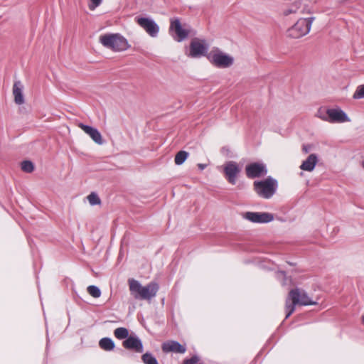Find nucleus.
I'll return each instance as SVG.
<instances>
[{"label":"nucleus","instance_id":"nucleus-1","mask_svg":"<svg viewBox=\"0 0 364 364\" xmlns=\"http://www.w3.org/2000/svg\"><path fill=\"white\" fill-rule=\"evenodd\" d=\"M128 283L129 291L136 299L150 301L156 296L159 289V284L154 282L142 286L139 281L129 279Z\"/></svg>","mask_w":364,"mask_h":364},{"label":"nucleus","instance_id":"nucleus-2","mask_svg":"<svg viewBox=\"0 0 364 364\" xmlns=\"http://www.w3.org/2000/svg\"><path fill=\"white\" fill-rule=\"evenodd\" d=\"M316 304H317V302L312 301L305 291L300 289H292L286 299V318L289 317L294 311L296 305L309 306Z\"/></svg>","mask_w":364,"mask_h":364},{"label":"nucleus","instance_id":"nucleus-3","mask_svg":"<svg viewBox=\"0 0 364 364\" xmlns=\"http://www.w3.org/2000/svg\"><path fill=\"white\" fill-rule=\"evenodd\" d=\"M99 42L106 48L114 52H122L129 48L127 40L119 33H106L101 35Z\"/></svg>","mask_w":364,"mask_h":364},{"label":"nucleus","instance_id":"nucleus-4","mask_svg":"<svg viewBox=\"0 0 364 364\" xmlns=\"http://www.w3.org/2000/svg\"><path fill=\"white\" fill-rule=\"evenodd\" d=\"M254 191L261 198L269 199L273 196L277 188V181L269 176L264 180L255 181Z\"/></svg>","mask_w":364,"mask_h":364},{"label":"nucleus","instance_id":"nucleus-5","mask_svg":"<svg viewBox=\"0 0 364 364\" xmlns=\"http://www.w3.org/2000/svg\"><path fill=\"white\" fill-rule=\"evenodd\" d=\"M207 58L213 65L220 68H230L234 63L232 56L220 50H212Z\"/></svg>","mask_w":364,"mask_h":364},{"label":"nucleus","instance_id":"nucleus-6","mask_svg":"<svg viewBox=\"0 0 364 364\" xmlns=\"http://www.w3.org/2000/svg\"><path fill=\"white\" fill-rule=\"evenodd\" d=\"M314 20V17L300 18L289 30V36L294 38H299L306 35L310 31Z\"/></svg>","mask_w":364,"mask_h":364},{"label":"nucleus","instance_id":"nucleus-7","mask_svg":"<svg viewBox=\"0 0 364 364\" xmlns=\"http://www.w3.org/2000/svg\"><path fill=\"white\" fill-rule=\"evenodd\" d=\"M169 32L174 33V35H172V36L177 42L184 41L190 33V31L183 27L179 18H177L171 19Z\"/></svg>","mask_w":364,"mask_h":364},{"label":"nucleus","instance_id":"nucleus-8","mask_svg":"<svg viewBox=\"0 0 364 364\" xmlns=\"http://www.w3.org/2000/svg\"><path fill=\"white\" fill-rule=\"evenodd\" d=\"M185 54L192 58H199L205 55V42L195 38L190 43L188 48H186Z\"/></svg>","mask_w":364,"mask_h":364},{"label":"nucleus","instance_id":"nucleus-9","mask_svg":"<svg viewBox=\"0 0 364 364\" xmlns=\"http://www.w3.org/2000/svg\"><path fill=\"white\" fill-rule=\"evenodd\" d=\"M242 217L254 223H268L274 219L272 213L267 212H246Z\"/></svg>","mask_w":364,"mask_h":364},{"label":"nucleus","instance_id":"nucleus-10","mask_svg":"<svg viewBox=\"0 0 364 364\" xmlns=\"http://www.w3.org/2000/svg\"><path fill=\"white\" fill-rule=\"evenodd\" d=\"M135 19L137 24L150 36H157L159 32V26L153 19L146 17H136Z\"/></svg>","mask_w":364,"mask_h":364},{"label":"nucleus","instance_id":"nucleus-11","mask_svg":"<svg viewBox=\"0 0 364 364\" xmlns=\"http://www.w3.org/2000/svg\"><path fill=\"white\" fill-rule=\"evenodd\" d=\"M327 113L328 114L329 123L342 124L351 122V119L348 114L339 107L327 109Z\"/></svg>","mask_w":364,"mask_h":364},{"label":"nucleus","instance_id":"nucleus-12","mask_svg":"<svg viewBox=\"0 0 364 364\" xmlns=\"http://www.w3.org/2000/svg\"><path fill=\"white\" fill-rule=\"evenodd\" d=\"M224 173L227 181L235 185L241 172V167L235 161H228L224 164Z\"/></svg>","mask_w":364,"mask_h":364},{"label":"nucleus","instance_id":"nucleus-13","mask_svg":"<svg viewBox=\"0 0 364 364\" xmlns=\"http://www.w3.org/2000/svg\"><path fill=\"white\" fill-rule=\"evenodd\" d=\"M245 173L248 178H254L266 175L267 169L263 163H252L246 166Z\"/></svg>","mask_w":364,"mask_h":364},{"label":"nucleus","instance_id":"nucleus-14","mask_svg":"<svg viewBox=\"0 0 364 364\" xmlns=\"http://www.w3.org/2000/svg\"><path fill=\"white\" fill-rule=\"evenodd\" d=\"M123 346L136 353L143 352V345L141 340L136 336H129L123 341Z\"/></svg>","mask_w":364,"mask_h":364},{"label":"nucleus","instance_id":"nucleus-15","mask_svg":"<svg viewBox=\"0 0 364 364\" xmlns=\"http://www.w3.org/2000/svg\"><path fill=\"white\" fill-rule=\"evenodd\" d=\"M161 348L164 353L173 352L178 353H184L186 350V346L175 341H168L164 342L161 346Z\"/></svg>","mask_w":364,"mask_h":364},{"label":"nucleus","instance_id":"nucleus-16","mask_svg":"<svg viewBox=\"0 0 364 364\" xmlns=\"http://www.w3.org/2000/svg\"><path fill=\"white\" fill-rule=\"evenodd\" d=\"M78 127L81 128L97 144H102L103 140L100 132L90 126L80 123Z\"/></svg>","mask_w":364,"mask_h":364},{"label":"nucleus","instance_id":"nucleus-17","mask_svg":"<svg viewBox=\"0 0 364 364\" xmlns=\"http://www.w3.org/2000/svg\"><path fill=\"white\" fill-rule=\"evenodd\" d=\"M23 90V85L21 82L19 80L16 81L13 86V95L14 97L15 103L19 105L24 103Z\"/></svg>","mask_w":364,"mask_h":364},{"label":"nucleus","instance_id":"nucleus-18","mask_svg":"<svg viewBox=\"0 0 364 364\" xmlns=\"http://www.w3.org/2000/svg\"><path fill=\"white\" fill-rule=\"evenodd\" d=\"M317 163V156L315 154H311L305 161L302 162V164L300 165V168L305 171L311 172L314 171Z\"/></svg>","mask_w":364,"mask_h":364},{"label":"nucleus","instance_id":"nucleus-19","mask_svg":"<svg viewBox=\"0 0 364 364\" xmlns=\"http://www.w3.org/2000/svg\"><path fill=\"white\" fill-rule=\"evenodd\" d=\"M100 347L106 351L112 350L114 348V343L109 338H103L99 342Z\"/></svg>","mask_w":364,"mask_h":364},{"label":"nucleus","instance_id":"nucleus-20","mask_svg":"<svg viewBox=\"0 0 364 364\" xmlns=\"http://www.w3.org/2000/svg\"><path fill=\"white\" fill-rule=\"evenodd\" d=\"M114 335L119 340L127 338L129 337V331L126 328L119 327L114 331Z\"/></svg>","mask_w":364,"mask_h":364},{"label":"nucleus","instance_id":"nucleus-21","mask_svg":"<svg viewBox=\"0 0 364 364\" xmlns=\"http://www.w3.org/2000/svg\"><path fill=\"white\" fill-rule=\"evenodd\" d=\"M188 156V153L186 151H178L174 159V162L176 165L183 164Z\"/></svg>","mask_w":364,"mask_h":364},{"label":"nucleus","instance_id":"nucleus-22","mask_svg":"<svg viewBox=\"0 0 364 364\" xmlns=\"http://www.w3.org/2000/svg\"><path fill=\"white\" fill-rule=\"evenodd\" d=\"M316 117L321 119L323 121L328 122V114L327 113V109H325L324 107H320L318 109L316 113Z\"/></svg>","mask_w":364,"mask_h":364},{"label":"nucleus","instance_id":"nucleus-23","mask_svg":"<svg viewBox=\"0 0 364 364\" xmlns=\"http://www.w3.org/2000/svg\"><path fill=\"white\" fill-rule=\"evenodd\" d=\"M87 292L94 298H99L101 296L100 289L94 285H90L87 287Z\"/></svg>","mask_w":364,"mask_h":364},{"label":"nucleus","instance_id":"nucleus-24","mask_svg":"<svg viewBox=\"0 0 364 364\" xmlns=\"http://www.w3.org/2000/svg\"><path fill=\"white\" fill-rule=\"evenodd\" d=\"M142 360L145 364H158L156 359L149 353L142 355Z\"/></svg>","mask_w":364,"mask_h":364},{"label":"nucleus","instance_id":"nucleus-25","mask_svg":"<svg viewBox=\"0 0 364 364\" xmlns=\"http://www.w3.org/2000/svg\"><path fill=\"white\" fill-rule=\"evenodd\" d=\"M353 98L355 100L364 98V84L357 87L355 92L353 93Z\"/></svg>","mask_w":364,"mask_h":364},{"label":"nucleus","instance_id":"nucleus-26","mask_svg":"<svg viewBox=\"0 0 364 364\" xmlns=\"http://www.w3.org/2000/svg\"><path fill=\"white\" fill-rule=\"evenodd\" d=\"M21 169L26 173H31L34 169V166L30 161H23L21 163Z\"/></svg>","mask_w":364,"mask_h":364},{"label":"nucleus","instance_id":"nucleus-27","mask_svg":"<svg viewBox=\"0 0 364 364\" xmlns=\"http://www.w3.org/2000/svg\"><path fill=\"white\" fill-rule=\"evenodd\" d=\"M87 200H88L90 204L92 205H98L101 202L98 196L95 193H91L87 196Z\"/></svg>","mask_w":364,"mask_h":364},{"label":"nucleus","instance_id":"nucleus-28","mask_svg":"<svg viewBox=\"0 0 364 364\" xmlns=\"http://www.w3.org/2000/svg\"><path fill=\"white\" fill-rule=\"evenodd\" d=\"M299 9V4L298 3H294L289 9H287L284 10L283 14L284 16H288L291 14H295Z\"/></svg>","mask_w":364,"mask_h":364},{"label":"nucleus","instance_id":"nucleus-29","mask_svg":"<svg viewBox=\"0 0 364 364\" xmlns=\"http://www.w3.org/2000/svg\"><path fill=\"white\" fill-rule=\"evenodd\" d=\"M103 0H89L88 8L91 11H94L97 7H98L102 3Z\"/></svg>","mask_w":364,"mask_h":364},{"label":"nucleus","instance_id":"nucleus-30","mask_svg":"<svg viewBox=\"0 0 364 364\" xmlns=\"http://www.w3.org/2000/svg\"><path fill=\"white\" fill-rule=\"evenodd\" d=\"M199 360L198 356L194 355L189 359L184 360L183 364H196Z\"/></svg>","mask_w":364,"mask_h":364},{"label":"nucleus","instance_id":"nucleus-31","mask_svg":"<svg viewBox=\"0 0 364 364\" xmlns=\"http://www.w3.org/2000/svg\"><path fill=\"white\" fill-rule=\"evenodd\" d=\"M198 167L203 170V168H205V164H198Z\"/></svg>","mask_w":364,"mask_h":364},{"label":"nucleus","instance_id":"nucleus-32","mask_svg":"<svg viewBox=\"0 0 364 364\" xmlns=\"http://www.w3.org/2000/svg\"><path fill=\"white\" fill-rule=\"evenodd\" d=\"M361 166L364 169V160L361 162Z\"/></svg>","mask_w":364,"mask_h":364},{"label":"nucleus","instance_id":"nucleus-33","mask_svg":"<svg viewBox=\"0 0 364 364\" xmlns=\"http://www.w3.org/2000/svg\"><path fill=\"white\" fill-rule=\"evenodd\" d=\"M303 149L304 150L305 152H308V149L305 146H304Z\"/></svg>","mask_w":364,"mask_h":364}]
</instances>
